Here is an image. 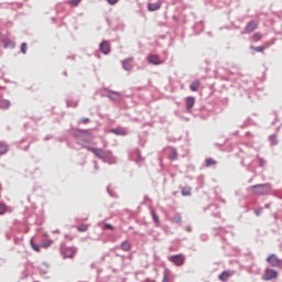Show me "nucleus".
I'll return each instance as SVG.
<instances>
[{"label": "nucleus", "instance_id": "1", "mask_svg": "<svg viewBox=\"0 0 282 282\" xmlns=\"http://www.w3.org/2000/svg\"><path fill=\"white\" fill-rule=\"evenodd\" d=\"M256 195H268L270 193V184H258L250 187Z\"/></svg>", "mask_w": 282, "mask_h": 282}, {"label": "nucleus", "instance_id": "2", "mask_svg": "<svg viewBox=\"0 0 282 282\" xmlns=\"http://www.w3.org/2000/svg\"><path fill=\"white\" fill-rule=\"evenodd\" d=\"M267 263L271 267V268H281L282 265V261L281 259H279V257H276V254L272 253L267 258Z\"/></svg>", "mask_w": 282, "mask_h": 282}, {"label": "nucleus", "instance_id": "3", "mask_svg": "<svg viewBox=\"0 0 282 282\" xmlns=\"http://www.w3.org/2000/svg\"><path fill=\"white\" fill-rule=\"evenodd\" d=\"M279 276V272L274 269H265L262 275L263 281H272V279H276Z\"/></svg>", "mask_w": 282, "mask_h": 282}, {"label": "nucleus", "instance_id": "4", "mask_svg": "<svg viewBox=\"0 0 282 282\" xmlns=\"http://www.w3.org/2000/svg\"><path fill=\"white\" fill-rule=\"evenodd\" d=\"M169 261L174 263V265L181 267V265H184L185 258L182 254H175L170 257Z\"/></svg>", "mask_w": 282, "mask_h": 282}, {"label": "nucleus", "instance_id": "5", "mask_svg": "<svg viewBox=\"0 0 282 282\" xmlns=\"http://www.w3.org/2000/svg\"><path fill=\"white\" fill-rule=\"evenodd\" d=\"M259 28V23L257 21H250L246 26H245V33L246 34H252L254 30Z\"/></svg>", "mask_w": 282, "mask_h": 282}, {"label": "nucleus", "instance_id": "6", "mask_svg": "<svg viewBox=\"0 0 282 282\" xmlns=\"http://www.w3.org/2000/svg\"><path fill=\"white\" fill-rule=\"evenodd\" d=\"M86 149L87 151H90V153H94L96 158H99V160H102V158H105V150L102 149L91 148V147H87Z\"/></svg>", "mask_w": 282, "mask_h": 282}, {"label": "nucleus", "instance_id": "7", "mask_svg": "<svg viewBox=\"0 0 282 282\" xmlns=\"http://www.w3.org/2000/svg\"><path fill=\"white\" fill-rule=\"evenodd\" d=\"M77 250L74 247H68L64 249V257L66 259H74V256L76 254Z\"/></svg>", "mask_w": 282, "mask_h": 282}, {"label": "nucleus", "instance_id": "8", "mask_svg": "<svg viewBox=\"0 0 282 282\" xmlns=\"http://www.w3.org/2000/svg\"><path fill=\"white\" fill-rule=\"evenodd\" d=\"M148 61L151 63V65H162V63H164L158 55H149Z\"/></svg>", "mask_w": 282, "mask_h": 282}, {"label": "nucleus", "instance_id": "9", "mask_svg": "<svg viewBox=\"0 0 282 282\" xmlns=\"http://www.w3.org/2000/svg\"><path fill=\"white\" fill-rule=\"evenodd\" d=\"M100 51L102 52V54H109V52H111V45L109 44V42L107 41L101 42Z\"/></svg>", "mask_w": 282, "mask_h": 282}, {"label": "nucleus", "instance_id": "10", "mask_svg": "<svg viewBox=\"0 0 282 282\" xmlns=\"http://www.w3.org/2000/svg\"><path fill=\"white\" fill-rule=\"evenodd\" d=\"M160 8H162V2H155V3H149L148 4V10L149 12H155L158 10H160Z\"/></svg>", "mask_w": 282, "mask_h": 282}, {"label": "nucleus", "instance_id": "11", "mask_svg": "<svg viewBox=\"0 0 282 282\" xmlns=\"http://www.w3.org/2000/svg\"><path fill=\"white\" fill-rule=\"evenodd\" d=\"M193 107H195V97H187L186 109L191 110Z\"/></svg>", "mask_w": 282, "mask_h": 282}, {"label": "nucleus", "instance_id": "12", "mask_svg": "<svg viewBox=\"0 0 282 282\" xmlns=\"http://www.w3.org/2000/svg\"><path fill=\"white\" fill-rule=\"evenodd\" d=\"M230 276H232L231 273H229L228 271H223L219 274L218 279H219V281H228V279H230Z\"/></svg>", "mask_w": 282, "mask_h": 282}, {"label": "nucleus", "instance_id": "13", "mask_svg": "<svg viewBox=\"0 0 282 282\" xmlns=\"http://www.w3.org/2000/svg\"><path fill=\"white\" fill-rule=\"evenodd\" d=\"M110 133H115V135H127V130L117 128V129L110 130Z\"/></svg>", "mask_w": 282, "mask_h": 282}, {"label": "nucleus", "instance_id": "14", "mask_svg": "<svg viewBox=\"0 0 282 282\" xmlns=\"http://www.w3.org/2000/svg\"><path fill=\"white\" fill-rule=\"evenodd\" d=\"M122 67H123V69H126L127 72L131 70V67H132V65H131V58L124 59V61L122 62Z\"/></svg>", "mask_w": 282, "mask_h": 282}, {"label": "nucleus", "instance_id": "15", "mask_svg": "<svg viewBox=\"0 0 282 282\" xmlns=\"http://www.w3.org/2000/svg\"><path fill=\"white\" fill-rule=\"evenodd\" d=\"M121 250H123L124 252H129V250H131V243H129V241H123L120 246Z\"/></svg>", "mask_w": 282, "mask_h": 282}, {"label": "nucleus", "instance_id": "16", "mask_svg": "<svg viewBox=\"0 0 282 282\" xmlns=\"http://www.w3.org/2000/svg\"><path fill=\"white\" fill-rule=\"evenodd\" d=\"M269 45L270 43L264 44V46H250V50H253V52H263V50H265Z\"/></svg>", "mask_w": 282, "mask_h": 282}, {"label": "nucleus", "instance_id": "17", "mask_svg": "<svg viewBox=\"0 0 282 282\" xmlns=\"http://www.w3.org/2000/svg\"><path fill=\"white\" fill-rule=\"evenodd\" d=\"M30 246H31L32 250H34L35 252H41V247H39L36 243H34V238H31Z\"/></svg>", "mask_w": 282, "mask_h": 282}, {"label": "nucleus", "instance_id": "18", "mask_svg": "<svg viewBox=\"0 0 282 282\" xmlns=\"http://www.w3.org/2000/svg\"><path fill=\"white\" fill-rule=\"evenodd\" d=\"M191 91H197L199 89V80H195L189 85Z\"/></svg>", "mask_w": 282, "mask_h": 282}, {"label": "nucleus", "instance_id": "19", "mask_svg": "<svg viewBox=\"0 0 282 282\" xmlns=\"http://www.w3.org/2000/svg\"><path fill=\"white\" fill-rule=\"evenodd\" d=\"M169 160L175 161L177 160V151L175 149H172L169 154Z\"/></svg>", "mask_w": 282, "mask_h": 282}, {"label": "nucleus", "instance_id": "20", "mask_svg": "<svg viewBox=\"0 0 282 282\" xmlns=\"http://www.w3.org/2000/svg\"><path fill=\"white\" fill-rule=\"evenodd\" d=\"M214 164H217V161L214 159H206L205 160V166L208 169L210 166H214Z\"/></svg>", "mask_w": 282, "mask_h": 282}, {"label": "nucleus", "instance_id": "21", "mask_svg": "<svg viewBox=\"0 0 282 282\" xmlns=\"http://www.w3.org/2000/svg\"><path fill=\"white\" fill-rule=\"evenodd\" d=\"M261 39H263V35L260 32L252 35V41H254V43H258V41H261Z\"/></svg>", "mask_w": 282, "mask_h": 282}, {"label": "nucleus", "instance_id": "22", "mask_svg": "<svg viewBox=\"0 0 282 282\" xmlns=\"http://www.w3.org/2000/svg\"><path fill=\"white\" fill-rule=\"evenodd\" d=\"M191 187L189 186H185V187H183L182 188V195L184 196V197H188V195H191Z\"/></svg>", "mask_w": 282, "mask_h": 282}, {"label": "nucleus", "instance_id": "23", "mask_svg": "<svg viewBox=\"0 0 282 282\" xmlns=\"http://www.w3.org/2000/svg\"><path fill=\"white\" fill-rule=\"evenodd\" d=\"M0 109H10V101L8 100L0 101Z\"/></svg>", "mask_w": 282, "mask_h": 282}, {"label": "nucleus", "instance_id": "24", "mask_svg": "<svg viewBox=\"0 0 282 282\" xmlns=\"http://www.w3.org/2000/svg\"><path fill=\"white\" fill-rule=\"evenodd\" d=\"M8 213V205L0 203V215H6Z\"/></svg>", "mask_w": 282, "mask_h": 282}, {"label": "nucleus", "instance_id": "25", "mask_svg": "<svg viewBox=\"0 0 282 282\" xmlns=\"http://www.w3.org/2000/svg\"><path fill=\"white\" fill-rule=\"evenodd\" d=\"M8 153V145L0 143V155Z\"/></svg>", "mask_w": 282, "mask_h": 282}, {"label": "nucleus", "instance_id": "26", "mask_svg": "<svg viewBox=\"0 0 282 282\" xmlns=\"http://www.w3.org/2000/svg\"><path fill=\"white\" fill-rule=\"evenodd\" d=\"M153 221L156 224V226H160V217H158V214L155 212L151 213Z\"/></svg>", "mask_w": 282, "mask_h": 282}, {"label": "nucleus", "instance_id": "27", "mask_svg": "<svg viewBox=\"0 0 282 282\" xmlns=\"http://www.w3.org/2000/svg\"><path fill=\"white\" fill-rule=\"evenodd\" d=\"M88 228H89V226L84 224V225L78 226L77 230H78V232H87Z\"/></svg>", "mask_w": 282, "mask_h": 282}, {"label": "nucleus", "instance_id": "28", "mask_svg": "<svg viewBox=\"0 0 282 282\" xmlns=\"http://www.w3.org/2000/svg\"><path fill=\"white\" fill-rule=\"evenodd\" d=\"M52 243H54V241L45 240V241L41 242V246H42V248H50V246H52Z\"/></svg>", "mask_w": 282, "mask_h": 282}, {"label": "nucleus", "instance_id": "29", "mask_svg": "<svg viewBox=\"0 0 282 282\" xmlns=\"http://www.w3.org/2000/svg\"><path fill=\"white\" fill-rule=\"evenodd\" d=\"M109 97L112 100H120V94H118V93H110Z\"/></svg>", "mask_w": 282, "mask_h": 282}, {"label": "nucleus", "instance_id": "30", "mask_svg": "<svg viewBox=\"0 0 282 282\" xmlns=\"http://www.w3.org/2000/svg\"><path fill=\"white\" fill-rule=\"evenodd\" d=\"M21 52L22 54H28V43L23 42L21 44Z\"/></svg>", "mask_w": 282, "mask_h": 282}, {"label": "nucleus", "instance_id": "31", "mask_svg": "<svg viewBox=\"0 0 282 282\" xmlns=\"http://www.w3.org/2000/svg\"><path fill=\"white\" fill-rule=\"evenodd\" d=\"M172 221H174V224H182V216L176 215L172 218Z\"/></svg>", "mask_w": 282, "mask_h": 282}, {"label": "nucleus", "instance_id": "32", "mask_svg": "<svg viewBox=\"0 0 282 282\" xmlns=\"http://www.w3.org/2000/svg\"><path fill=\"white\" fill-rule=\"evenodd\" d=\"M102 230H113V226L111 224H105Z\"/></svg>", "mask_w": 282, "mask_h": 282}, {"label": "nucleus", "instance_id": "33", "mask_svg": "<svg viewBox=\"0 0 282 282\" xmlns=\"http://www.w3.org/2000/svg\"><path fill=\"white\" fill-rule=\"evenodd\" d=\"M108 3L110 6H116V3H118V0H108Z\"/></svg>", "mask_w": 282, "mask_h": 282}, {"label": "nucleus", "instance_id": "34", "mask_svg": "<svg viewBox=\"0 0 282 282\" xmlns=\"http://www.w3.org/2000/svg\"><path fill=\"white\" fill-rule=\"evenodd\" d=\"M162 282H169V275L164 273L163 281Z\"/></svg>", "mask_w": 282, "mask_h": 282}, {"label": "nucleus", "instance_id": "35", "mask_svg": "<svg viewBox=\"0 0 282 282\" xmlns=\"http://www.w3.org/2000/svg\"><path fill=\"white\" fill-rule=\"evenodd\" d=\"M78 133H87V130H77L76 135H78Z\"/></svg>", "mask_w": 282, "mask_h": 282}, {"label": "nucleus", "instance_id": "36", "mask_svg": "<svg viewBox=\"0 0 282 282\" xmlns=\"http://www.w3.org/2000/svg\"><path fill=\"white\" fill-rule=\"evenodd\" d=\"M74 6H78L80 3V0H73Z\"/></svg>", "mask_w": 282, "mask_h": 282}, {"label": "nucleus", "instance_id": "37", "mask_svg": "<svg viewBox=\"0 0 282 282\" xmlns=\"http://www.w3.org/2000/svg\"><path fill=\"white\" fill-rule=\"evenodd\" d=\"M82 122H83L84 124H87V122H89V119H88V118L83 119Z\"/></svg>", "mask_w": 282, "mask_h": 282}, {"label": "nucleus", "instance_id": "38", "mask_svg": "<svg viewBox=\"0 0 282 282\" xmlns=\"http://www.w3.org/2000/svg\"><path fill=\"white\" fill-rule=\"evenodd\" d=\"M185 230H186L187 232H191L192 229H191V227H186Z\"/></svg>", "mask_w": 282, "mask_h": 282}, {"label": "nucleus", "instance_id": "39", "mask_svg": "<svg viewBox=\"0 0 282 282\" xmlns=\"http://www.w3.org/2000/svg\"><path fill=\"white\" fill-rule=\"evenodd\" d=\"M256 215H258V216L261 215V212H257Z\"/></svg>", "mask_w": 282, "mask_h": 282}]
</instances>
